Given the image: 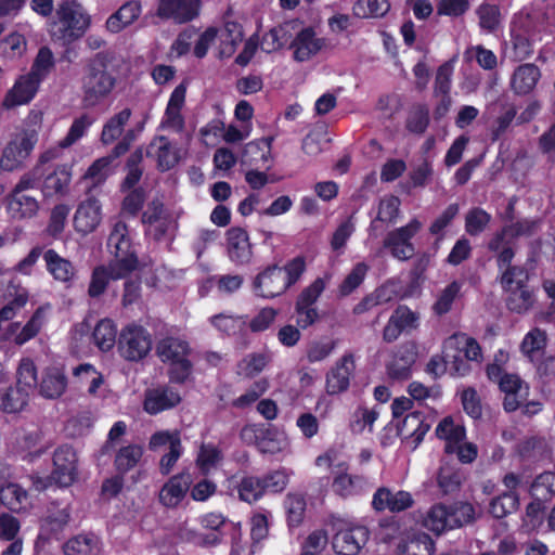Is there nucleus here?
<instances>
[{"instance_id": "1", "label": "nucleus", "mask_w": 555, "mask_h": 555, "mask_svg": "<svg viewBox=\"0 0 555 555\" xmlns=\"http://www.w3.org/2000/svg\"><path fill=\"white\" fill-rule=\"evenodd\" d=\"M107 66L108 59L103 53L95 54L87 63L81 79V103L83 107L96 106L115 88L116 79L108 73Z\"/></svg>"}, {"instance_id": "2", "label": "nucleus", "mask_w": 555, "mask_h": 555, "mask_svg": "<svg viewBox=\"0 0 555 555\" xmlns=\"http://www.w3.org/2000/svg\"><path fill=\"white\" fill-rule=\"evenodd\" d=\"M57 21L51 25L52 38L62 43H70L80 38L90 24L82 7L74 0L63 1L56 10Z\"/></svg>"}, {"instance_id": "3", "label": "nucleus", "mask_w": 555, "mask_h": 555, "mask_svg": "<svg viewBox=\"0 0 555 555\" xmlns=\"http://www.w3.org/2000/svg\"><path fill=\"white\" fill-rule=\"evenodd\" d=\"M337 453L333 450L327 451L326 453L320 455L315 460V464L318 466H326V467H334L336 470L335 477L333 480L332 488L335 493L339 494L340 496H350L359 491L362 490V488L365 485L364 479L361 476L357 475H349L346 473L347 465L345 462H337Z\"/></svg>"}, {"instance_id": "4", "label": "nucleus", "mask_w": 555, "mask_h": 555, "mask_svg": "<svg viewBox=\"0 0 555 555\" xmlns=\"http://www.w3.org/2000/svg\"><path fill=\"white\" fill-rule=\"evenodd\" d=\"M118 352L127 361H139L146 357L152 347L149 332L141 325L125 326L117 340Z\"/></svg>"}, {"instance_id": "5", "label": "nucleus", "mask_w": 555, "mask_h": 555, "mask_svg": "<svg viewBox=\"0 0 555 555\" xmlns=\"http://www.w3.org/2000/svg\"><path fill=\"white\" fill-rule=\"evenodd\" d=\"M37 133L30 130H22L15 133L2 151L0 166L3 170L12 171L22 166L30 155L37 143Z\"/></svg>"}, {"instance_id": "6", "label": "nucleus", "mask_w": 555, "mask_h": 555, "mask_svg": "<svg viewBox=\"0 0 555 555\" xmlns=\"http://www.w3.org/2000/svg\"><path fill=\"white\" fill-rule=\"evenodd\" d=\"M422 228L423 223L413 218L405 225L389 231L383 241V247L388 249L393 258L408 260L414 255L411 240Z\"/></svg>"}, {"instance_id": "7", "label": "nucleus", "mask_w": 555, "mask_h": 555, "mask_svg": "<svg viewBox=\"0 0 555 555\" xmlns=\"http://www.w3.org/2000/svg\"><path fill=\"white\" fill-rule=\"evenodd\" d=\"M142 222L146 225V232L156 241L171 235L176 230V220L159 199L147 205Z\"/></svg>"}, {"instance_id": "8", "label": "nucleus", "mask_w": 555, "mask_h": 555, "mask_svg": "<svg viewBox=\"0 0 555 555\" xmlns=\"http://www.w3.org/2000/svg\"><path fill=\"white\" fill-rule=\"evenodd\" d=\"M369 531L363 526H340L333 537V548L338 555H357L365 545Z\"/></svg>"}, {"instance_id": "9", "label": "nucleus", "mask_w": 555, "mask_h": 555, "mask_svg": "<svg viewBox=\"0 0 555 555\" xmlns=\"http://www.w3.org/2000/svg\"><path fill=\"white\" fill-rule=\"evenodd\" d=\"M199 10V0H159L157 16L177 24H184L196 18Z\"/></svg>"}, {"instance_id": "10", "label": "nucleus", "mask_w": 555, "mask_h": 555, "mask_svg": "<svg viewBox=\"0 0 555 555\" xmlns=\"http://www.w3.org/2000/svg\"><path fill=\"white\" fill-rule=\"evenodd\" d=\"M77 456L72 447L62 446L55 450L53 455V472L51 480L61 487L70 486L77 476Z\"/></svg>"}, {"instance_id": "11", "label": "nucleus", "mask_w": 555, "mask_h": 555, "mask_svg": "<svg viewBox=\"0 0 555 555\" xmlns=\"http://www.w3.org/2000/svg\"><path fill=\"white\" fill-rule=\"evenodd\" d=\"M254 291L264 298H273L283 294L287 288L283 268L276 264L267 267L254 280Z\"/></svg>"}, {"instance_id": "12", "label": "nucleus", "mask_w": 555, "mask_h": 555, "mask_svg": "<svg viewBox=\"0 0 555 555\" xmlns=\"http://www.w3.org/2000/svg\"><path fill=\"white\" fill-rule=\"evenodd\" d=\"M41 80L29 72L21 75L13 87L7 92L2 105L5 108H13L29 103L36 95Z\"/></svg>"}, {"instance_id": "13", "label": "nucleus", "mask_w": 555, "mask_h": 555, "mask_svg": "<svg viewBox=\"0 0 555 555\" xmlns=\"http://www.w3.org/2000/svg\"><path fill=\"white\" fill-rule=\"evenodd\" d=\"M227 253L236 266L248 264L251 261L253 245L244 229L234 227L227 231Z\"/></svg>"}, {"instance_id": "14", "label": "nucleus", "mask_w": 555, "mask_h": 555, "mask_svg": "<svg viewBox=\"0 0 555 555\" xmlns=\"http://www.w3.org/2000/svg\"><path fill=\"white\" fill-rule=\"evenodd\" d=\"M192 483L189 473H180L170 477L158 492V501L166 508H176L186 496Z\"/></svg>"}, {"instance_id": "15", "label": "nucleus", "mask_w": 555, "mask_h": 555, "mask_svg": "<svg viewBox=\"0 0 555 555\" xmlns=\"http://www.w3.org/2000/svg\"><path fill=\"white\" fill-rule=\"evenodd\" d=\"M146 154L156 162L162 171L171 169L181 158L179 149L165 135L154 138L147 146Z\"/></svg>"}, {"instance_id": "16", "label": "nucleus", "mask_w": 555, "mask_h": 555, "mask_svg": "<svg viewBox=\"0 0 555 555\" xmlns=\"http://www.w3.org/2000/svg\"><path fill=\"white\" fill-rule=\"evenodd\" d=\"M180 401L181 396L173 388L159 386L145 391L143 408L146 413L154 415L175 408Z\"/></svg>"}, {"instance_id": "17", "label": "nucleus", "mask_w": 555, "mask_h": 555, "mask_svg": "<svg viewBox=\"0 0 555 555\" xmlns=\"http://www.w3.org/2000/svg\"><path fill=\"white\" fill-rule=\"evenodd\" d=\"M102 220L100 202L90 196L79 204L74 216V227L77 232L89 234L93 232Z\"/></svg>"}, {"instance_id": "18", "label": "nucleus", "mask_w": 555, "mask_h": 555, "mask_svg": "<svg viewBox=\"0 0 555 555\" xmlns=\"http://www.w3.org/2000/svg\"><path fill=\"white\" fill-rule=\"evenodd\" d=\"M417 358V346L412 341L400 345L387 366L389 377L393 379H408L411 375V367Z\"/></svg>"}, {"instance_id": "19", "label": "nucleus", "mask_w": 555, "mask_h": 555, "mask_svg": "<svg viewBox=\"0 0 555 555\" xmlns=\"http://www.w3.org/2000/svg\"><path fill=\"white\" fill-rule=\"evenodd\" d=\"M356 369L354 359L351 353L343 356L327 373L326 390L330 395L345 391L349 387L350 377Z\"/></svg>"}, {"instance_id": "20", "label": "nucleus", "mask_w": 555, "mask_h": 555, "mask_svg": "<svg viewBox=\"0 0 555 555\" xmlns=\"http://www.w3.org/2000/svg\"><path fill=\"white\" fill-rule=\"evenodd\" d=\"M5 202L9 215L15 220L34 218L40 209V203L36 194L11 192Z\"/></svg>"}, {"instance_id": "21", "label": "nucleus", "mask_w": 555, "mask_h": 555, "mask_svg": "<svg viewBox=\"0 0 555 555\" xmlns=\"http://www.w3.org/2000/svg\"><path fill=\"white\" fill-rule=\"evenodd\" d=\"M414 503V500L408 491L391 492L387 488H379L372 501V505L375 511L389 509L392 513H399L410 508Z\"/></svg>"}, {"instance_id": "22", "label": "nucleus", "mask_w": 555, "mask_h": 555, "mask_svg": "<svg viewBox=\"0 0 555 555\" xmlns=\"http://www.w3.org/2000/svg\"><path fill=\"white\" fill-rule=\"evenodd\" d=\"M401 201L398 196L387 195L380 198L377 207V215L372 220L369 231L370 235L377 236L379 224H385L386 228L392 227L397 223L401 216Z\"/></svg>"}, {"instance_id": "23", "label": "nucleus", "mask_w": 555, "mask_h": 555, "mask_svg": "<svg viewBox=\"0 0 555 555\" xmlns=\"http://www.w3.org/2000/svg\"><path fill=\"white\" fill-rule=\"evenodd\" d=\"M541 77L540 68L531 63L519 65L511 77V89L518 95L529 94Z\"/></svg>"}, {"instance_id": "24", "label": "nucleus", "mask_w": 555, "mask_h": 555, "mask_svg": "<svg viewBox=\"0 0 555 555\" xmlns=\"http://www.w3.org/2000/svg\"><path fill=\"white\" fill-rule=\"evenodd\" d=\"M323 47V41L315 38V34L311 28H305L297 34L291 44L294 49V57L299 62L309 60L317 54Z\"/></svg>"}, {"instance_id": "25", "label": "nucleus", "mask_w": 555, "mask_h": 555, "mask_svg": "<svg viewBox=\"0 0 555 555\" xmlns=\"http://www.w3.org/2000/svg\"><path fill=\"white\" fill-rule=\"evenodd\" d=\"M67 377L59 367H49L44 371L38 384L39 393L47 399H57L66 390Z\"/></svg>"}, {"instance_id": "26", "label": "nucleus", "mask_w": 555, "mask_h": 555, "mask_svg": "<svg viewBox=\"0 0 555 555\" xmlns=\"http://www.w3.org/2000/svg\"><path fill=\"white\" fill-rule=\"evenodd\" d=\"M64 555H99L100 539L93 533H79L69 538L62 546Z\"/></svg>"}, {"instance_id": "27", "label": "nucleus", "mask_w": 555, "mask_h": 555, "mask_svg": "<svg viewBox=\"0 0 555 555\" xmlns=\"http://www.w3.org/2000/svg\"><path fill=\"white\" fill-rule=\"evenodd\" d=\"M295 29V22H287L272 28L263 36L260 43L261 49L267 53H271L286 44H292Z\"/></svg>"}, {"instance_id": "28", "label": "nucleus", "mask_w": 555, "mask_h": 555, "mask_svg": "<svg viewBox=\"0 0 555 555\" xmlns=\"http://www.w3.org/2000/svg\"><path fill=\"white\" fill-rule=\"evenodd\" d=\"M272 138L249 142L241 155L242 165L263 167L271 156Z\"/></svg>"}, {"instance_id": "29", "label": "nucleus", "mask_w": 555, "mask_h": 555, "mask_svg": "<svg viewBox=\"0 0 555 555\" xmlns=\"http://www.w3.org/2000/svg\"><path fill=\"white\" fill-rule=\"evenodd\" d=\"M0 501L14 513L26 512L30 506L27 491L17 483H8L1 487Z\"/></svg>"}, {"instance_id": "30", "label": "nucleus", "mask_w": 555, "mask_h": 555, "mask_svg": "<svg viewBox=\"0 0 555 555\" xmlns=\"http://www.w3.org/2000/svg\"><path fill=\"white\" fill-rule=\"evenodd\" d=\"M141 7L135 1H129L122 4L113 15L106 21V28L117 34L125 27L132 24L140 15Z\"/></svg>"}, {"instance_id": "31", "label": "nucleus", "mask_w": 555, "mask_h": 555, "mask_svg": "<svg viewBox=\"0 0 555 555\" xmlns=\"http://www.w3.org/2000/svg\"><path fill=\"white\" fill-rule=\"evenodd\" d=\"M48 271L60 282L66 283L74 279L76 270L73 263L61 257L54 249H48L43 254Z\"/></svg>"}, {"instance_id": "32", "label": "nucleus", "mask_w": 555, "mask_h": 555, "mask_svg": "<svg viewBox=\"0 0 555 555\" xmlns=\"http://www.w3.org/2000/svg\"><path fill=\"white\" fill-rule=\"evenodd\" d=\"M190 352L189 344L176 337H165L156 345V354L165 363H171L181 358L189 357Z\"/></svg>"}, {"instance_id": "33", "label": "nucleus", "mask_w": 555, "mask_h": 555, "mask_svg": "<svg viewBox=\"0 0 555 555\" xmlns=\"http://www.w3.org/2000/svg\"><path fill=\"white\" fill-rule=\"evenodd\" d=\"M449 508L447 504L438 503L430 507L424 518V526L435 532L441 534L447 530H452L453 524L451 522Z\"/></svg>"}, {"instance_id": "34", "label": "nucleus", "mask_w": 555, "mask_h": 555, "mask_svg": "<svg viewBox=\"0 0 555 555\" xmlns=\"http://www.w3.org/2000/svg\"><path fill=\"white\" fill-rule=\"evenodd\" d=\"M438 438L446 440L444 450L447 453H454L455 446L465 438V428L454 424L451 417H444L436 428Z\"/></svg>"}, {"instance_id": "35", "label": "nucleus", "mask_w": 555, "mask_h": 555, "mask_svg": "<svg viewBox=\"0 0 555 555\" xmlns=\"http://www.w3.org/2000/svg\"><path fill=\"white\" fill-rule=\"evenodd\" d=\"M447 350L462 351V354L469 361H479L481 348L476 339L465 334H454L446 341Z\"/></svg>"}, {"instance_id": "36", "label": "nucleus", "mask_w": 555, "mask_h": 555, "mask_svg": "<svg viewBox=\"0 0 555 555\" xmlns=\"http://www.w3.org/2000/svg\"><path fill=\"white\" fill-rule=\"evenodd\" d=\"M506 306L512 312L522 314L533 307L534 294L528 285L506 291Z\"/></svg>"}, {"instance_id": "37", "label": "nucleus", "mask_w": 555, "mask_h": 555, "mask_svg": "<svg viewBox=\"0 0 555 555\" xmlns=\"http://www.w3.org/2000/svg\"><path fill=\"white\" fill-rule=\"evenodd\" d=\"M30 392L15 386L0 395V410L4 413H18L28 404Z\"/></svg>"}, {"instance_id": "38", "label": "nucleus", "mask_w": 555, "mask_h": 555, "mask_svg": "<svg viewBox=\"0 0 555 555\" xmlns=\"http://www.w3.org/2000/svg\"><path fill=\"white\" fill-rule=\"evenodd\" d=\"M49 310V305L39 307L29 321L22 327L20 333L15 335L14 343L22 346L37 336L47 320V313Z\"/></svg>"}, {"instance_id": "39", "label": "nucleus", "mask_w": 555, "mask_h": 555, "mask_svg": "<svg viewBox=\"0 0 555 555\" xmlns=\"http://www.w3.org/2000/svg\"><path fill=\"white\" fill-rule=\"evenodd\" d=\"M113 259L107 264L111 270L113 280H120L127 278L130 273L135 271L139 267V260L135 251L119 254H112Z\"/></svg>"}, {"instance_id": "40", "label": "nucleus", "mask_w": 555, "mask_h": 555, "mask_svg": "<svg viewBox=\"0 0 555 555\" xmlns=\"http://www.w3.org/2000/svg\"><path fill=\"white\" fill-rule=\"evenodd\" d=\"M435 544L426 533L409 538L398 545V555H433Z\"/></svg>"}, {"instance_id": "41", "label": "nucleus", "mask_w": 555, "mask_h": 555, "mask_svg": "<svg viewBox=\"0 0 555 555\" xmlns=\"http://www.w3.org/2000/svg\"><path fill=\"white\" fill-rule=\"evenodd\" d=\"M107 246L111 254L122 255L124 253L134 251L129 237L128 227L124 221L117 220L114 223L108 236Z\"/></svg>"}, {"instance_id": "42", "label": "nucleus", "mask_w": 555, "mask_h": 555, "mask_svg": "<svg viewBox=\"0 0 555 555\" xmlns=\"http://www.w3.org/2000/svg\"><path fill=\"white\" fill-rule=\"evenodd\" d=\"M131 114V109L126 107L112 116L103 126L101 141L107 145L118 139L122 133L125 125L129 121Z\"/></svg>"}, {"instance_id": "43", "label": "nucleus", "mask_w": 555, "mask_h": 555, "mask_svg": "<svg viewBox=\"0 0 555 555\" xmlns=\"http://www.w3.org/2000/svg\"><path fill=\"white\" fill-rule=\"evenodd\" d=\"M116 326L112 320L103 319L98 322L93 330L92 337L94 344L102 351L111 350L116 344Z\"/></svg>"}, {"instance_id": "44", "label": "nucleus", "mask_w": 555, "mask_h": 555, "mask_svg": "<svg viewBox=\"0 0 555 555\" xmlns=\"http://www.w3.org/2000/svg\"><path fill=\"white\" fill-rule=\"evenodd\" d=\"M16 386L33 393L38 387V373L34 361L29 358L21 360L17 369Z\"/></svg>"}, {"instance_id": "45", "label": "nucleus", "mask_w": 555, "mask_h": 555, "mask_svg": "<svg viewBox=\"0 0 555 555\" xmlns=\"http://www.w3.org/2000/svg\"><path fill=\"white\" fill-rule=\"evenodd\" d=\"M389 9V0H358L353 12L361 18H378L385 16Z\"/></svg>"}, {"instance_id": "46", "label": "nucleus", "mask_w": 555, "mask_h": 555, "mask_svg": "<svg viewBox=\"0 0 555 555\" xmlns=\"http://www.w3.org/2000/svg\"><path fill=\"white\" fill-rule=\"evenodd\" d=\"M461 288L462 283L457 281H453L444 288H442L437 294V299L433 305V311L439 317L447 314L451 310L454 300L461 292Z\"/></svg>"}, {"instance_id": "47", "label": "nucleus", "mask_w": 555, "mask_h": 555, "mask_svg": "<svg viewBox=\"0 0 555 555\" xmlns=\"http://www.w3.org/2000/svg\"><path fill=\"white\" fill-rule=\"evenodd\" d=\"M518 498L514 492H505L493 498L489 505V513L494 518H503L518 508Z\"/></svg>"}, {"instance_id": "48", "label": "nucleus", "mask_w": 555, "mask_h": 555, "mask_svg": "<svg viewBox=\"0 0 555 555\" xmlns=\"http://www.w3.org/2000/svg\"><path fill=\"white\" fill-rule=\"evenodd\" d=\"M266 492V486L261 478L247 476L242 478L238 485V495L242 501L253 503L259 500Z\"/></svg>"}, {"instance_id": "49", "label": "nucleus", "mask_w": 555, "mask_h": 555, "mask_svg": "<svg viewBox=\"0 0 555 555\" xmlns=\"http://www.w3.org/2000/svg\"><path fill=\"white\" fill-rule=\"evenodd\" d=\"M430 426L424 421L423 414L418 411L408 414L401 425V433L405 436L414 437L416 441H420Z\"/></svg>"}, {"instance_id": "50", "label": "nucleus", "mask_w": 555, "mask_h": 555, "mask_svg": "<svg viewBox=\"0 0 555 555\" xmlns=\"http://www.w3.org/2000/svg\"><path fill=\"white\" fill-rule=\"evenodd\" d=\"M269 362L270 356L266 352L247 354L237 365L238 373L253 377L262 372Z\"/></svg>"}, {"instance_id": "51", "label": "nucleus", "mask_w": 555, "mask_h": 555, "mask_svg": "<svg viewBox=\"0 0 555 555\" xmlns=\"http://www.w3.org/2000/svg\"><path fill=\"white\" fill-rule=\"evenodd\" d=\"M143 454L142 448L137 444H130L121 448L115 457V465L118 472L126 473L133 468Z\"/></svg>"}, {"instance_id": "52", "label": "nucleus", "mask_w": 555, "mask_h": 555, "mask_svg": "<svg viewBox=\"0 0 555 555\" xmlns=\"http://www.w3.org/2000/svg\"><path fill=\"white\" fill-rule=\"evenodd\" d=\"M451 522L453 528H460L470 524L475 519V508L467 502H454L448 505Z\"/></svg>"}, {"instance_id": "53", "label": "nucleus", "mask_w": 555, "mask_h": 555, "mask_svg": "<svg viewBox=\"0 0 555 555\" xmlns=\"http://www.w3.org/2000/svg\"><path fill=\"white\" fill-rule=\"evenodd\" d=\"M500 283L504 292L528 285V273L525 268L514 266L501 270Z\"/></svg>"}, {"instance_id": "54", "label": "nucleus", "mask_w": 555, "mask_h": 555, "mask_svg": "<svg viewBox=\"0 0 555 555\" xmlns=\"http://www.w3.org/2000/svg\"><path fill=\"white\" fill-rule=\"evenodd\" d=\"M481 29L493 33L501 24V12L494 4L483 3L476 10Z\"/></svg>"}, {"instance_id": "55", "label": "nucleus", "mask_w": 555, "mask_h": 555, "mask_svg": "<svg viewBox=\"0 0 555 555\" xmlns=\"http://www.w3.org/2000/svg\"><path fill=\"white\" fill-rule=\"evenodd\" d=\"M111 280H113V275L111 274V270L107 266L102 264L95 267L91 274L88 295L92 298L101 296L106 291Z\"/></svg>"}, {"instance_id": "56", "label": "nucleus", "mask_w": 555, "mask_h": 555, "mask_svg": "<svg viewBox=\"0 0 555 555\" xmlns=\"http://www.w3.org/2000/svg\"><path fill=\"white\" fill-rule=\"evenodd\" d=\"M53 67L54 56L52 51L47 47H42L38 51V54L34 60L29 73L42 81L49 75Z\"/></svg>"}, {"instance_id": "57", "label": "nucleus", "mask_w": 555, "mask_h": 555, "mask_svg": "<svg viewBox=\"0 0 555 555\" xmlns=\"http://www.w3.org/2000/svg\"><path fill=\"white\" fill-rule=\"evenodd\" d=\"M491 216L481 208H473L465 216V231L469 235H478L486 230Z\"/></svg>"}, {"instance_id": "58", "label": "nucleus", "mask_w": 555, "mask_h": 555, "mask_svg": "<svg viewBox=\"0 0 555 555\" xmlns=\"http://www.w3.org/2000/svg\"><path fill=\"white\" fill-rule=\"evenodd\" d=\"M112 157H101L92 163L83 175L85 180H90L92 186L100 185L112 173L111 169Z\"/></svg>"}, {"instance_id": "59", "label": "nucleus", "mask_w": 555, "mask_h": 555, "mask_svg": "<svg viewBox=\"0 0 555 555\" xmlns=\"http://www.w3.org/2000/svg\"><path fill=\"white\" fill-rule=\"evenodd\" d=\"M222 460L221 451L214 444H202L196 459L199 469L207 474Z\"/></svg>"}, {"instance_id": "60", "label": "nucleus", "mask_w": 555, "mask_h": 555, "mask_svg": "<svg viewBox=\"0 0 555 555\" xmlns=\"http://www.w3.org/2000/svg\"><path fill=\"white\" fill-rule=\"evenodd\" d=\"M93 124V119L83 114L80 117L74 119L67 134L61 140L62 147H69L79 141L87 132L88 128Z\"/></svg>"}, {"instance_id": "61", "label": "nucleus", "mask_w": 555, "mask_h": 555, "mask_svg": "<svg viewBox=\"0 0 555 555\" xmlns=\"http://www.w3.org/2000/svg\"><path fill=\"white\" fill-rule=\"evenodd\" d=\"M437 481L443 494H451L460 489L463 476L459 470L444 466L440 468Z\"/></svg>"}, {"instance_id": "62", "label": "nucleus", "mask_w": 555, "mask_h": 555, "mask_svg": "<svg viewBox=\"0 0 555 555\" xmlns=\"http://www.w3.org/2000/svg\"><path fill=\"white\" fill-rule=\"evenodd\" d=\"M531 493L538 500H548L555 494V473L545 472L539 475L531 486Z\"/></svg>"}, {"instance_id": "63", "label": "nucleus", "mask_w": 555, "mask_h": 555, "mask_svg": "<svg viewBox=\"0 0 555 555\" xmlns=\"http://www.w3.org/2000/svg\"><path fill=\"white\" fill-rule=\"evenodd\" d=\"M70 514L67 506H54L43 520V527L52 533L62 531L69 522Z\"/></svg>"}, {"instance_id": "64", "label": "nucleus", "mask_w": 555, "mask_h": 555, "mask_svg": "<svg viewBox=\"0 0 555 555\" xmlns=\"http://www.w3.org/2000/svg\"><path fill=\"white\" fill-rule=\"evenodd\" d=\"M444 362L448 371L454 376H465L472 370L470 361L462 354V351L447 350L446 347Z\"/></svg>"}]
</instances>
